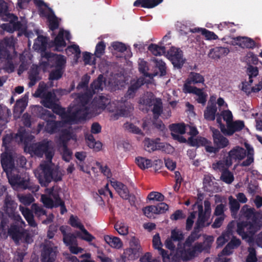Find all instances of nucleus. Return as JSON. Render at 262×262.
<instances>
[{
  "instance_id": "nucleus-42",
  "label": "nucleus",
  "mask_w": 262,
  "mask_h": 262,
  "mask_svg": "<svg viewBox=\"0 0 262 262\" xmlns=\"http://www.w3.org/2000/svg\"><path fill=\"white\" fill-rule=\"evenodd\" d=\"M104 84V78L103 75H100L98 78L91 84V88L93 91V92L91 93L92 94L95 93V90H102L103 85Z\"/></svg>"
},
{
  "instance_id": "nucleus-52",
  "label": "nucleus",
  "mask_w": 262,
  "mask_h": 262,
  "mask_svg": "<svg viewBox=\"0 0 262 262\" xmlns=\"http://www.w3.org/2000/svg\"><path fill=\"white\" fill-rule=\"evenodd\" d=\"M47 85L43 82H40L38 88L35 93L33 94V96L35 97H41L42 98L43 96L47 93Z\"/></svg>"
},
{
  "instance_id": "nucleus-11",
  "label": "nucleus",
  "mask_w": 262,
  "mask_h": 262,
  "mask_svg": "<svg viewBox=\"0 0 262 262\" xmlns=\"http://www.w3.org/2000/svg\"><path fill=\"white\" fill-rule=\"evenodd\" d=\"M210 129L212 132L213 143L219 149L225 148L229 145L228 139L222 135L219 130L211 127Z\"/></svg>"
},
{
  "instance_id": "nucleus-54",
  "label": "nucleus",
  "mask_w": 262,
  "mask_h": 262,
  "mask_svg": "<svg viewBox=\"0 0 262 262\" xmlns=\"http://www.w3.org/2000/svg\"><path fill=\"white\" fill-rule=\"evenodd\" d=\"M149 82V81H145L144 77H141L136 81H132L130 86L136 92L137 90L144 83H148Z\"/></svg>"
},
{
  "instance_id": "nucleus-50",
  "label": "nucleus",
  "mask_w": 262,
  "mask_h": 262,
  "mask_svg": "<svg viewBox=\"0 0 262 262\" xmlns=\"http://www.w3.org/2000/svg\"><path fill=\"white\" fill-rule=\"evenodd\" d=\"M152 61L155 63V66L158 68L160 72V76H164L166 74L165 63L161 60H158L155 58L152 59Z\"/></svg>"
},
{
  "instance_id": "nucleus-8",
  "label": "nucleus",
  "mask_w": 262,
  "mask_h": 262,
  "mask_svg": "<svg viewBox=\"0 0 262 262\" xmlns=\"http://www.w3.org/2000/svg\"><path fill=\"white\" fill-rule=\"evenodd\" d=\"M7 17L9 23L2 26L3 30L11 33L17 30H26L27 26L25 20L18 21L17 17L12 14H9Z\"/></svg>"
},
{
  "instance_id": "nucleus-46",
  "label": "nucleus",
  "mask_w": 262,
  "mask_h": 262,
  "mask_svg": "<svg viewBox=\"0 0 262 262\" xmlns=\"http://www.w3.org/2000/svg\"><path fill=\"white\" fill-rule=\"evenodd\" d=\"M154 247L158 249L160 251V254L164 257L167 253L165 251L161 248L162 243L161 242L160 236L159 234H156L152 239Z\"/></svg>"
},
{
  "instance_id": "nucleus-2",
  "label": "nucleus",
  "mask_w": 262,
  "mask_h": 262,
  "mask_svg": "<svg viewBox=\"0 0 262 262\" xmlns=\"http://www.w3.org/2000/svg\"><path fill=\"white\" fill-rule=\"evenodd\" d=\"M90 111V107L88 106H84L82 103L77 106H74L72 109L67 112H66L63 108H58L57 110L54 112L60 115L62 120L58 121L52 120H47L45 129L50 134L55 133L60 130L66 123L71 124L77 120L85 118L86 115Z\"/></svg>"
},
{
  "instance_id": "nucleus-16",
  "label": "nucleus",
  "mask_w": 262,
  "mask_h": 262,
  "mask_svg": "<svg viewBox=\"0 0 262 262\" xmlns=\"http://www.w3.org/2000/svg\"><path fill=\"white\" fill-rule=\"evenodd\" d=\"M41 201L46 208L51 209L54 207L60 206V212L61 214H63L67 211L63 201L56 204H53V201L50 197L45 194L41 195Z\"/></svg>"
},
{
  "instance_id": "nucleus-34",
  "label": "nucleus",
  "mask_w": 262,
  "mask_h": 262,
  "mask_svg": "<svg viewBox=\"0 0 262 262\" xmlns=\"http://www.w3.org/2000/svg\"><path fill=\"white\" fill-rule=\"evenodd\" d=\"M152 112L154 114V119H157L163 112V105L161 99L158 98L152 104Z\"/></svg>"
},
{
  "instance_id": "nucleus-25",
  "label": "nucleus",
  "mask_w": 262,
  "mask_h": 262,
  "mask_svg": "<svg viewBox=\"0 0 262 262\" xmlns=\"http://www.w3.org/2000/svg\"><path fill=\"white\" fill-rule=\"evenodd\" d=\"M65 34V37L67 40H69L70 38V34L68 32L64 31L63 30L61 29L57 35V36L55 38L54 43L56 45V50H58V48L59 47H65L66 46V43L65 42L63 36Z\"/></svg>"
},
{
  "instance_id": "nucleus-17",
  "label": "nucleus",
  "mask_w": 262,
  "mask_h": 262,
  "mask_svg": "<svg viewBox=\"0 0 262 262\" xmlns=\"http://www.w3.org/2000/svg\"><path fill=\"white\" fill-rule=\"evenodd\" d=\"M25 232L26 230L16 225H11L8 230L9 235L17 243L21 239Z\"/></svg>"
},
{
  "instance_id": "nucleus-4",
  "label": "nucleus",
  "mask_w": 262,
  "mask_h": 262,
  "mask_svg": "<svg viewBox=\"0 0 262 262\" xmlns=\"http://www.w3.org/2000/svg\"><path fill=\"white\" fill-rule=\"evenodd\" d=\"M92 95V93L90 92L89 93H86L84 95L77 96L75 101L74 106H77L82 103L84 104V106H88L90 107L91 111L86 115V116L91 113H93L95 112L96 107L98 108H103L107 102V99L103 96H100L94 101L90 103L89 101Z\"/></svg>"
},
{
  "instance_id": "nucleus-51",
  "label": "nucleus",
  "mask_w": 262,
  "mask_h": 262,
  "mask_svg": "<svg viewBox=\"0 0 262 262\" xmlns=\"http://www.w3.org/2000/svg\"><path fill=\"white\" fill-rule=\"evenodd\" d=\"M228 200L230 209L231 212L236 213L240 207V205L238 201L236 199H234L232 196H230Z\"/></svg>"
},
{
  "instance_id": "nucleus-22",
  "label": "nucleus",
  "mask_w": 262,
  "mask_h": 262,
  "mask_svg": "<svg viewBox=\"0 0 262 262\" xmlns=\"http://www.w3.org/2000/svg\"><path fill=\"white\" fill-rule=\"evenodd\" d=\"M17 204L12 200L11 196L7 195L4 200V210L9 215H12L13 212L15 211Z\"/></svg>"
},
{
  "instance_id": "nucleus-38",
  "label": "nucleus",
  "mask_w": 262,
  "mask_h": 262,
  "mask_svg": "<svg viewBox=\"0 0 262 262\" xmlns=\"http://www.w3.org/2000/svg\"><path fill=\"white\" fill-rule=\"evenodd\" d=\"M207 142V140L203 137H198L196 138L193 137H190L188 138L187 143L192 146L199 147L203 146Z\"/></svg>"
},
{
  "instance_id": "nucleus-31",
  "label": "nucleus",
  "mask_w": 262,
  "mask_h": 262,
  "mask_svg": "<svg viewBox=\"0 0 262 262\" xmlns=\"http://www.w3.org/2000/svg\"><path fill=\"white\" fill-rule=\"evenodd\" d=\"M246 155V150L242 147L237 146L229 151V156L233 159L242 160Z\"/></svg>"
},
{
  "instance_id": "nucleus-35",
  "label": "nucleus",
  "mask_w": 262,
  "mask_h": 262,
  "mask_svg": "<svg viewBox=\"0 0 262 262\" xmlns=\"http://www.w3.org/2000/svg\"><path fill=\"white\" fill-rule=\"evenodd\" d=\"M29 78L30 81L29 83V86L32 87L34 85L36 82L40 79L39 73L36 67H32L29 72Z\"/></svg>"
},
{
  "instance_id": "nucleus-9",
  "label": "nucleus",
  "mask_w": 262,
  "mask_h": 262,
  "mask_svg": "<svg viewBox=\"0 0 262 262\" xmlns=\"http://www.w3.org/2000/svg\"><path fill=\"white\" fill-rule=\"evenodd\" d=\"M17 157V154L6 148L5 151L1 155V162L4 170L6 172L16 168L15 160Z\"/></svg>"
},
{
  "instance_id": "nucleus-57",
  "label": "nucleus",
  "mask_w": 262,
  "mask_h": 262,
  "mask_svg": "<svg viewBox=\"0 0 262 262\" xmlns=\"http://www.w3.org/2000/svg\"><path fill=\"white\" fill-rule=\"evenodd\" d=\"M63 71L61 68H57L51 72L49 75V79L51 80H58L62 75Z\"/></svg>"
},
{
  "instance_id": "nucleus-14",
  "label": "nucleus",
  "mask_w": 262,
  "mask_h": 262,
  "mask_svg": "<svg viewBox=\"0 0 262 262\" xmlns=\"http://www.w3.org/2000/svg\"><path fill=\"white\" fill-rule=\"evenodd\" d=\"M45 57L48 60L49 62H53L54 67L55 66L56 69L61 68V70H62L65 66L66 60L63 56L46 52Z\"/></svg>"
},
{
  "instance_id": "nucleus-55",
  "label": "nucleus",
  "mask_w": 262,
  "mask_h": 262,
  "mask_svg": "<svg viewBox=\"0 0 262 262\" xmlns=\"http://www.w3.org/2000/svg\"><path fill=\"white\" fill-rule=\"evenodd\" d=\"M147 199L150 201L162 202L164 200V196L159 192H151L148 195Z\"/></svg>"
},
{
  "instance_id": "nucleus-29",
  "label": "nucleus",
  "mask_w": 262,
  "mask_h": 262,
  "mask_svg": "<svg viewBox=\"0 0 262 262\" xmlns=\"http://www.w3.org/2000/svg\"><path fill=\"white\" fill-rule=\"evenodd\" d=\"M104 239L107 244L113 248L120 249L123 246L122 242L120 239L117 237L105 235L104 236Z\"/></svg>"
},
{
  "instance_id": "nucleus-33",
  "label": "nucleus",
  "mask_w": 262,
  "mask_h": 262,
  "mask_svg": "<svg viewBox=\"0 0 262 262\" xmlns=\"http://www.w3.org/2000/svg\"><path fill=\"white\" fill-rule=\"evenodd\" d=\"M139 70L145 77H149L150 79H152L154 76L158 75L157 72L151 74L148 73L147 71L149 70V68L147 62L142 60L139 62Z\"/></svg>"
},
{
  "instance_id": "nucleus-26",
  "label": "nucleus",
  "mask_w": 262,
  "mask_h": 262,
  "mask_svg": "<svg viewBox=\"0 0 262 262\" xmlns=\"http://www.w3.org/2000/svg\"><path fill=\"white\" fill-rule=\"evenodd\" d=\"M256 212L254 208H248L247 205L244 206L241 211V215L242 217L246 218L247 220H251V221L253 220L256 221Z\"/></svg>"
},
{
  "instance_id": "nucleus-20",
  "label": "nucleus",
  "mask_w": 262,
  "mask_h": 262,
  "mask_svg": "<svg viewBox=\"0 0 262 262\" xmlns=\"http://www.w3.org/2000/svg\"><path fill=\"white\" fill-rule=\"evenodd\" d=\"M55 93L54 91L53 92H48L43 96V99L41 102L45 107L53 108L54 111H55V110L56 109V107L55 105Z\"/></svg>"
},
{
  "instance_id": "nucleus-64",
  "label": "nucleus",
  "mask_w": 262,
  "mask_h": 262,
  "mask_svg": "<svg viewBox=\"0 0 262 262\" xmlns=\"http://www.w3.org/2000/svg\"><path fill=\"white\" fill-rule=\"evenodd\" d=\"M249 254L246 258V262H255L257 261L256 256V251L254 248L249 247L248 248Z\"/></svg>"
},
{
  "instance_id": "nucleus-59",
  "label": "nucleus",
  "mask_w": 262,
  "mask_h": 262,
  "mask_svg": "<svg viewBox=\"0 0 262 262\" xmlns=\"http://www.w3.org/2000/svg\"><path fill=\"white\" fill-rule=\"evenodd\" d=\"M184 238V235L182 232L178 229H174L171 231V239L173 241L180 242Z\"/></svg>"
},
{
  "instance_id": "nucleus-15",
  "label": "nucleus",
  "mask_w": 262,
  "mask_h": 262,
  "mask_svg": "<svg viewBox=\"0 0 262 262\" xmlns=\"http://www.w3.org/2000/svg\"><path fill=\"white\" fill-rule=\"evenodd\" d=\"M244 127V122L238 120L235 121H231L228 124L227 127L222 126V128L225 132L224 135L227 136L232 135L235 132L242 130Z\"/></svg>"
},
{
  "instance_id": "nucleus-18",
  "label": "nucleus",
  "mask_w": 262,
  "mask_h": 262,
  "mask_svg": "<svg viewBox=\"0 0 262 262\" xmlns=\"http://www.w3.org/2000/svg\"><path fill=\"white\" fill-rule=\"evenodd\" d=\"M110 183L122 198L124 199H128L129 191L127 188L123 183L112 180H110Z\"/></svg>"
},
{
  "instance_id": "nucleus-48",
  "label": "nucleus",
  "mask_w": 262,
  "mask_h": 262,
  "mask_svg": "<svg viewBox=\"0 0 262 262\" xmlns=\"http://www.w3.org/2000/svg\"><path fill=\"white\" fill-rule=\"evenodd\" d=\"M77 235L69 233L64 237H63V242L67 246L77 245Z\"/></svg>"
},
{
  "instance_id": "nucleus-47",
  "label": "nucleus",
  "mask_w": 262,
  "mask_h": 262,
  "mask_svg": "<svg viewBox=\"0 0 262 262\" xmlns=\"http://www.w3.org/2000/svg\"><path fill=\"white\" fill-rule=\"evenodd\" d=\"M80 230L81 233L78 231L76 232V235L82 239L90 242L94 239V237L89 233L84 227Z\"/></svg>"
},
{
  "instance_id": "nucleus-27",
  "label": "nucleus",
  "mask_w": 262,
  "mask_h": 262,
  "mask_svg": "<svg viewBox=\"0 0 262 262\" xmlns=\"http://www.w3.org/2000/svg\"><path fill=\"white\" fill-rule=\"evenodd\" d=\"M157 99L158 98H155L152 93L147 92L140 98L139 103L142 105L151 106Z\"/></svg>"
},
{
  "instance_id": "nucleus-44",
  "label": "nucleus",
  "mask_w": 262,
  "mask_h": 262,
  "mask_svg": "<svg viewBox=\"0 0 262 262\" xmlns=\"http://www.w3.org/2000/svg\"><path fill=\"white\" fill-rule=\"evenodd\" d=\"M62 140V159L66 162H69L72 158V151L68 148L65 144V140L61 138Z\"/></svg>"
},
{
  "instance_id": "nucleus-61",
  "label": "nucleus",
  "mask_w": 262,
  "mask_h": 262,
  "mask_svg": "<svg viewBox=\"0 0 262 262\" xmlns=\"http://www.w3.org/2000/svg\"><path fill=\"white\" fill-rule=\"evenodd\" d=\"M69 222L72 227L79 228L80 230L84 227L83 225L80 223L78 217L75 216L73 215H72L70 216Z\"/></svg>"
},
{
  "instance_id": "nucleus-28",
  "label": "nucleus",
  "mask_w": 262,
  "mask_h": 262,
  "mask_svg": "<svg viewBox=\"0 0 262 262\" xmlns=\"http://www.w3.org/2000/svg\"><path fill=\"white\" fill-rule=\"evenodd\" d=\"M204 81V79L203 76L199 73L191 72L184 85H186L187 84L188 86H193L191 85L192 83L195 84L198 83H203Z\"/></svg>"
},
{
  "instance_id": "nucleus-13",
  "label": "nucleus",
  "mask_w": 262,
  "mask_h": 262,
  "mask_svg": "<svg viewBox=\"0 0 262 262\" xmlns=\"http://www.w3.org/2000/svg\"><path fill=\"white\" fill-rule=\"evenodd\" d=\"M183 91L185 93H193L198 96L196 100L198 103L205 105L206 102L207 95L203 92V89L195 86H189L187 84L184 85Z\"/></svg>"
},
{
  "instance_id": "nucleus-41",
  "label": "nucleus",
  "mask_w": 262,
  "mask_h": 262,
  "mask_svg": "<svg viewBox=\"0 0 262 262\" xmlns=\"http://www.w3.org/2000/svg\"><path fill=\"white\" fill-rule=\"evenodd\" d=\"M148 50L155 56H160L165 53L164 47L151 44L148 48Z\"/></svg>"
},
{
  "instance_id": "nucleus-60",
  "label": "nucleus",
  "mask_w": 262,
  "mask_h": 262,
  "mask_svg": "<svg viewBox=\"0 0 262 262\" xmlns=\"http://www.w3.org/2000/svg\"><path fill=\"white\" fill-rule=\"evenodd\" d=\"M90 77L87 74L84 75L81 78V80L77 86V89L78 90H84L88 87Z\"/></svg>"
},
{
  "instance_id": "nucleus-1",
  "label": "nucleus",
  "mask_w": 262,
  "mask_h": 262,
  "mask_svg": "<svg viewBox=\"0 0 262 262\" xmlns=\"http://www.w3.org/2000/svg\"><path fill=\"white\" fill-rule=\"evenodd\" d=\"M31 150L38 157L45 155L46 161H43L34 170L35 177L42 186L47 187L53 180L55 182L62 180L63 175L58 165L52 162L55 149L54 143L50 140H43L31 146Z\"/></svg>"
},
{
  "instance_id": "nucleus-53",
  "label": "nucleus",
  "mask_w": 262,
  "mask_h": 262,
  "mask_svg": "<svg viewBox=\"0 0 262 262\" xmlns=\"http://www.w3.org/2000/svg\"><path fill=\"white\" fill-rule=\"evenodd\" d=\"M221 179L226 183L230 184L233 182L234 177L230 171L227 170L223 171L221 176Z\"/></svg>"
},
{
  "instance_id": "nucleus-58",
  "label": "nucleus",
  "mask_w": 262,
  "mask_h": 262,
  "mask_svg": "<svg viewBox=\"0 0 262 262\" xmlns=\"http://www.w3.org/2000/svg\"><path fill=\"white\" fill-rule=\"evenodd\" d=\"M31 208L35 214L38 217L42 215H46L47 211L46 210H45L42 207L39 206L37 204H33Z\"/></svg>"
},
{
  "instance_id": "nucleus-36",
  "label": "nucleus",
  "mask_w": 262,
  "mask_h": 262,
  "mask_svg": "<svg viewBox=\"0 0 262 262\" xmlns=\"http://www.w3.org/2000/svg\"><path fill=\"white\" fill-rule=\"evenodd\" d=\"M236 39L238 41L236 44L242 48H251L255 45L254 41L249 38L238 37Z\"/></svg>"
},
{
  "instance_id": "nucleus-37",
  "label": "nucleus",
  "mask_w": 262,
  "mask_h": 262,
  "mask_svg": "<svg viewBox=\"0 0 262 262\" xmlns=\"http://www.w3.org/2000/svg\"><path fill=\"white\" fill-rule=\"evenodd\" d=\"M47 45V39L42 35H39L35 40L33 48L35 50H44Z\"/></svg>"
},
{
  "instance_id": "nucleus-19",
  "label": "nucleus",
  "mask_w": 262,
  "mask_h": 262,
  "mask_svg": "<svg viewBox=\"0 0 262 262\" xmlns=\"http://www.w3.org/2000/svg\"><path fill=\"white\" fill-rule=\"evenodd\" d=\"M235 223L232 222L229 223L227 227V230L226 232L223 233L222 236H220L217 239V244L218 247H222L225 243L228 242L233 234L232 229L234 227Z\"/></svg>"
},
{
  "instance_id": "nucleus-45",
  "label": "nucleus",
  "mask_w": 262,
  "mask_h": 262,
  "mask_svg": "<svg viewBox=\"0 0 262 262\" xmlns=\"http://www.w3.org/2000/svg\"><path fill=\"white\" fill-rule=\"evenodd\" d=\"M114 228L121 235H126L128 233V227L124 223L117 222L114 226Z\"/></svg>"
},
{
  "instance_id": "nucleus-39",
  "label": "nucleus",
  "mask_w": 262,
  "mask_h": 262,
  "mask_svg": "<svg viewBox=\"0 0 262 262\" xmlns=\"http://www.w3.org/2000/svg\"><path fill=\"white\" fill-rule=\"evenodd\" d=\"M17 197L20 202L27 206L30 205L32 202L34 201L33 196L30 193L27 194L18 193Z\"/></svg>"
},
{
  "instance_id": "nucleus-63",
  "label": "nucleus",
  "mask_w": 262,
  "mask_h": 262,
  "mask_svg": "<svg viewBox=\"0 0 262 262\" xmlns=\"http://www.w3.org/2000/svg\"><path fill=\"white\" fill-rule=\"evenodd\" d=\"M24 189H31L32 186L30 185V183L29 179H24V178H20L18 183L15 185Z\"/></svg>"
},
{
  "instance_id": "nucleus-6",
  "label": "nucleus",
  "mask_w": 262,
  "mask_h": 262,
  "mask_svg": "<svg viewBox=\"0 0 262 262\" xmlns=\"http://www.w3.org/2000/svg\"><path fill=\"white\" fill-rule=\"evenodd\" d=\"M42 248L41 253L42 262H54L55 260L57 251V246L52 241L45 239L40 245Z\"/></svg>"
},
{
  "instance_id": "nucleus-56",
  "label": "nucleus",
  "mask_w": 262,
  "mask_h": 262,
  "mask_svg": "<svg viewBox=\"0 0 262 262\" xmlns=\"http://www.w3.org/2000/svg\"><path fill=\"white\" fill-rule=\"evenodd\" d=\"M247 73L249 76V82L252 83L253 80L252 78L253 77H256L258 74V69L256 67L252 66H248L247 69Z\"/></svg>"
},
{
  "instance_id": "nucleus-12",
  "label": "nucleus",
  "mask_w": 262,
  "mask_h": 262,
  "mask_svg": "<svg viewBox=\"0 0 262 262\" xmlns=\"http://www.w3.org/2000/svg\"><path fill=\"white\" fill-rule=\"evenodd\" d=\"M171 135L173 138L180 142L185 143L186 139L181 135L185 133V126L184 124H173L170 125Z\"/></svg>"
},
{
  "instance_id": "nucleus-30",
  "label": "nucleus",
  "mask_w": 262,
  "mask_h": 262,
  "mask_svg": "<svg viewBox=\"0 0 262 262\" xmlns=\"http://www.w3.org/2000/svg\"><path fill=\"white\" fill-rule=\"evenodd\" d=\"M7 174V178L8 179V181L9 183L13 186H15V185L18 183V182L19 181L21 177L18 174L17 169L16 168L14 169H11V170H9L6 172Z\"/></svg>"
},
{
  "instance_id": "nucleus-3",
  "label": "nucleus",
  "mask_w": 262,
  "mask_h": 262,
  "mask_svg": "<svg viewBox=\"0 0 262 262\" xmlns=\"http://www.w3.org/2000/svg\"><path fill=\"white\" fill-rule=\"evenodd\" d=\"M204 205V209H203L202 204L198 205V217L196 222V228H195L194 231L186 240L184 244L185 248L190 247L192 243L200 237V234L199 233V228L208 226L210 224L208 222V221L211 212V204L208 200H205Z\"/></svg>"
},
{
  "instance_id": "nucleus-49",
  "label": "nucleus",
  "mask_w": 262,
  "mask_h": 262,
  "mask_svg": "<svg viewBox=\"0 0 262 262\" xmlns=\"http://www.w3.org/2000/svg\"><path fill=\"white\" fill-rule=\"evenodd\" d=\"M133 106L132 104L128 103V102H126V104L125 105V108L123 109L122 108L120 111V113H115L113 115V117L117 119L118 118L119 116H126L130 112H132L133 110Z\"/></svg>"
},
{
  "instance_id": "nucleus-24",
  "label": "nucleus",
  "mask_w": 262,
  "mask_h": 262,
  "mask_svg": "<svg viewBox=\"0 0 262 262\" xmlns=\"http://www.w3.org/2000/svg\"><path fill=\"white\" fill-rule=\"evenodd\" d=\"M229 50L226 48L218 47L210 50L208 54L210 58L213 59H218L223 56L227 55Z\"/></svg>"
},
{
  "instance_id": "nucleus-40",
  "label": "nucleus",
  "mask_w": 262,
  "mask_h": 262,
  "mask_svg": "<svg viewBox=\"0 0 262 262\" xmlns=\"http://www.w3.org/2000/svg\"><path fill=\"white\" fill-rule=\"evenodd\" d=\"M88 146L91 148L99 150L101 147V143L99 142H96L92 134H87L85 136Z\"/></svg>"
},
{
  "instance_id": "nucleus-32",
  "label": "nucleus",
  "mask_w": 262,
  "mask_h": 262,
  "mask_svg": "<svg viewBox=\"0 0 262 262\" xmlns=\"http://www.w3.org/2000/svg\"><path fill=\"white\" fill-rule=\"evenodd\" d=\"M46 194L48 197H50L53 201V204H56L60 201V199L58 193V188L57 187H52L50 188H47L46 189Z\"/></svg>"
},
{
  "instance_id": "nucleus-21",
  "label": "nucleus",
  "mask_w": 262,
  "mask_h": 262,
  "mask_svg": "<svg viewBox=\"0 0 262 262\" xmlns=\"http://www.w3.org/2000/svg\"><path fill=\"white\" fill-rule=\"evenodd\" d=\"M20 211L27 221L29 225L33 228L37 229V224L35 222L32 212L28 208L20 205L19 207Z\"/></svg>"
},
{
  "instance_id": "nucleus-62",
  "label": "nucleus",
  "mask_w": 262,
  "mask_h": 262,
  "mask_svg": "<svg viewBox=\"0 0 262 262\" xmlns=\"http://www.w3.org/2000/svg\"><path fill=\"white\" fill-rule=\"evenodd\" d=\"M48 20L49 22V28L53 31L54 30L58 28L59 26L57 18L54 15H50L48 16Z\"/></svg>"
},
{
  "instance_id": "nucleus-7",
  "label": "nucleus",
  "mask_w": 262,
  "mask_h": 262,
  "mask_svg": "<svg viewBox=\"0 0 262 262\" xmlns=\"http://www.w3.org/2000/svg\"><path fill=\"white\" fill-rule=\"evenodd\" d=\"M141 250L139 240L135 236L131 237L129 242V248L126 249L123 255L121 256L122 262H125L127 260H134L139 256Z\"/></svg>"
},
{
  "instance_id": "nucleus-5",
  "label": "nucleus",
  "mask_w": 262,
  "mask_h": 262,
  "mask_svg": "<svg viewBox=\"0 0 262 262\" xmlns=\"http://www.w3.org/2000/svg\"><path fill=\"white\" fill-rule=\"evenodd\" d=\"M261 227L262 225L255 220L253 221L240 222L237 223L236 232L243 239H246L254 235Z\"/></svg>"
},
{
  "instance_id": "nucleus-10",
  "label": "nucleus",
  "mask_w": 262,
  "mask_h": 262,
  "mask_svg": "<svg viewBox=\"0 0 262 262\" xmlns=\"http://www.w3.org/2000/svg\"><path fill=\"white\" fill-rule=\"evenodd\" d=\"M166 57L171 61L175 67L180 68L184 63L182 51L179 49L171 47L167 52Z\"/></svg>"
},
{
  "instance_id": "nucleus-43",
  "label": "nucleus",
  "mask_w": 262,
  "mask_h": 262,
  "mask_svg": "<svg viewBox=\"0 0 262 262\" xmlns=\"http://www.w3.org/2000/svg\"><path fill=\"white\" fill-rule=\"evenodd\" d=\"M136 162L139 167L142 169L148 168L152 166L151 160L143 157L137 158Z\"/></svg>"
},
{
  "instance_id": "nucleus-23",
  "label": "nucleus",
  "mask_w": 262,
  "mask_h": 262,
  "mask_svg": "<svg viewBox=\"0 0 262 262\" xmlns=\"http://www.w3.org/2000/svg\"><path fill=\"white\" fill-rule=\"evenodd\" d=\"M217 112L216 103L208 104L204 111V116L205 119L209 121L214 120Z\"/></svg>"
}]
</instances>
